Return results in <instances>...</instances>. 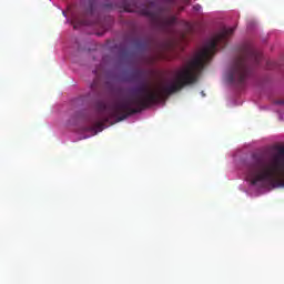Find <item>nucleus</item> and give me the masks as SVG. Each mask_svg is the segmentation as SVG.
<instances>
[{
  "mask_svg": "<svg viewBox=\"0 0 284 284\" xmlns=\"http://www.w3.org/2000/svg\"><path fill=\"white\" fill-rule=\"evenodd\" d=\"M250 74V45L242 47L239 58L235 60L232 69L226 74L227 83L236 88H243L247 83Z\"/></svg>",
  "mask_w": 284,
  "mask_h": 284,
  "instance_id": "3",
  "label": "nucleus"
},
{
  "mask_svg": "<svg viewBox=\"0 0 284 284\" xmlns=\"http://www.w3.org/2000/svg\"><path fill=\"white\" fill-rule=\"evenodd\" d=\"M140 14H142V17H149V19H151L152 21L159 20V14L152 11L150 7H144L143 9H141Z\"/></svg>",
  "mask_w": 284,
  "mask_h": 284,
  "instance_id": "7",
  "label": "nucleus"
},
{
  "mask_svg": "<svg viewBox=\"0 0 284 284\" xmlns=\"http://www.w3.org/2000/svg\"><path fill=\"white\" fill-rule=\"evenodd\" d=\"M159 23H160V28H162V30H170V28H172V26L176 24V16H170V17L162 18V19H160Z\"/></svg>",
  "mask_w": 284,
  "mask_h": 284,
  "instance_id": "5",
  "label": "nucleus"
},
{
  "mask_svg": "<svg viewBox=\"0 0 284 284\" xmlns=\"http://www.w3.org/2000/svg\"><path fill=\"white\" fill-rule=\"evenodd\" d=\"M134 47L136 50H148L150 42L148 40H135Z\"/></svg>",
  "mask_w": 284,
  "mask_h": 284,
  "instance_id": "8",
  "label": "nucleus"
},
{
  "mask_svg": "<svg viewBox=\"0 0 284 284\" xmlns=\"http://www.w3.org/2000/svg\"><path fill=\"white\" fill-rule=\"evenodd\" d=\"M250 61L251 65H258L261 61H263V53L261 51H256L254 49H250Z\"/></svg>",
  "mask_w": 284,
  "mask_h": 284,
  "instance_id": "6",
  "label": "nucleus"
},
{
  "mask_svg": "<svg viewBox=\"0 0 284 284\" xmlns=\"http://www.w3.org/2000/svg\"><path fill=\"white\" fill-rule=\"evenodd\" d=\"M185 6H190V0H185Z\"/></svg>",
  "mask_w": 284,
  "mask_h": 284,
  "instance_id": "13",
  "label": "nucleus"
},
{
  "mask_svg": "<svg viewBox=\"0 0 284 284\" xmlns=\"http://www.w3.org/2000/svg\"><path fill=\"white\" fill-rule=\"evenodd\" d=\"M234 34V28H223L220 33L215 34L205 42L203 49L178 71L175 81L169 87L161 89L152 88L149 84H141L131 89L126 98L116 100L111 104L100 101L95 104L97 114L90 120V125L85 126V132H102L105 123H110L112 119H116V123L125 121L132 114H139L143 110L160 103L163 99H168L170 94L183 90L185 85H192L199 81V74L220 48L227 45V39Z\"/></svg>",
  "mask_w": 284,
  "mask_h": 284,
  "instance_id": "1",
  "label": "nucleus"
},
{
  "mask_svg": "<svg viewBox=\"0 0 284 284\" xmlns=\"http://www.w3.org/2000/svg\"><path fill=\"white\" fill-rule=\"evenodd\" d=\"M256 26H257L256 21L251 20V22H250L251 30H254V28H256Z\"/></svg>",
  "mask_w": 284,
  "mask_h": 284,
  "instance_id": "10",
  "label": "nucleus"
},
{
  "mask_svg": "<svg viewBox=\"0 0 284 284\" xmlns=\"http://www.w3.org/2000/svg\"><path fill=\"white\" fill-rule=\"evenodd\" d=\"M94 12V7L92 4H90L89 7V14H93Z\"/></svg>",
  "mask_w": 284,
  "mask_h": 284,
  "instance_id": "12",
  "label": "nucleus"
},
{
  "mask_svg": "<svg viewBox=\"0 0 284 284\" xmlns=\"http://www.w3.org/2000/svg\"><path fill=\"white\" fill-rule=\"evenodd\" d=\"M235 159L236 161H239L240 165H242V168H244V170L246 171V175H245V181L246 183H250V153L247 149H243L240 150L235 153Z\"/></svg>",
  "mask_w": 284,
  "mask_h": 284,
  "instance_id": "4",
  "label": "nucleus"
},
{
  "mask_svg": "<svg viewBox=\"0 0 284 284\" xmlns=\"http://www.w3.org/2000/svg\"><path fill=\"white\" fill-rule=\"evenodd\" d=\"M125 11H126V12H131L128 8H125Z\"/></svg>",
  "mask_w": 284,
  "mask_h": 284,
  "instance_id": "14",
  "label": "nucleus"
},
{
  "mask_svg": "<svg viewBox=\"0 0 284 284\" xmlns=\"http://www.w3.org/2000/svg\"><path fill=\"white\" fill-rule=\"evenodd\" d=\"M251 185L262 187H283L284 185V146L278 152L261 163L255 178L250 179Z\"/></svg>",
  "mask_w": 284,
  "mask_h": 284,
  "instance_id": "2",
  "label": "nucleus"
},
{
  "mask_svg": "<svg viewBox=\"0 0 284 284\" xmlns=\"http://www.w3.org/2000/svg\"><path fill=\"white\" fill-rule=\"evenodd\" d=\"M180 10H181V11H183V10H184V8L182 7V8H180Z\"/></svg>",
  "mask_w": 284,
  "mask_h": 284,
  "instance_id": "15",
  "label": "nucleus"
},
{
  "mask_svg": "<svg viewBox=\"0 0 284 284\" xmlns=\"http://www.w3.org/2000/svg\"><path fill=\"white\" fill-rule=\"evenodd\" d=\"M193 10H195V12H199L201 10V4L193 6Z\"/></svg>",
  "mask_w": 284,
  "mask_h": 284,
  "instance_id": "11",
  "label": "nucleus"
},
{
  "mask_svg": "<svg viewBox=\"0 0 284 284\" xmlns=\"http://www.w3.org/2000/svg\"><path fill=\"white\" fill-rule=\"evenodd\" d=\"M73 28H77V26H92V22L85 20V19H80L74 17L72 20Z\"/></svg>",
  "mask_w": 284,
  "mask_h": 284,
  "instance_id": "9",
  "label": "nucleus"
}]
</instances>
